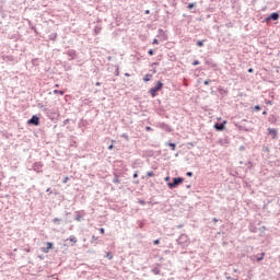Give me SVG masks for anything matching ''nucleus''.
Returning <instances> with one entry per match:
<instances>
[{
	"mask_svg": "<svg viewBox=\"0 0 280 280\" xmlns=\"http://www.w3.org/2000/svg\"><path fill=\"white\" fill-rule=\"evenodd\" d=\"M178 246H182V248H187L191 244V241L189 240V236L187 234H182L177 240H176Z\"/></svg>",
	"mask_w": 280,
	"mask_h": 280,
	"instance_id": "nucleus-1",
	"label": "nucleus"
},
{
	"mask_svg": "<svg viewBox=\"0 0 280 280\" xmlns=\"http://www.w3.org/2000/svg\"><path fill=\"white\" fill-rule=\"evenodd\" d=\"M161 89H163V82L158 81L156 85L149 91L151 97H156V93H159Z\"/></svg>",
	"mask_w": 280,
	"mask_h": 280,
	"instance_id": "nucleus-2",
	"label": "nucleus"
},
{
	"mask_svg": "<svg viewBox=\"0 0 280 280\" xmlns=\"http://www.w3.org/2000/svg\"><path fill=\"white\" fill-rule=\"evenodd\" d=\"M185 180L183 177H174L173 182L168 183L170 189H176L178 185H182V183Z\"/></svg>",
	"mask_w": 280,
	"mask_h": 280,
	"instance_id": "nucleus-3",
	"label": "nucleus"
},
{
	"mask_svg": "<svg viewBox=\"0 0 280 280\" xmlns=\"http://www.w3.org/2000/svg\"><path fill=\"white\" fill-rule=\"evenodd\" d=\"M28 126H39L40 125V118L36 115L32 116V118H30L27 120Z\"/></svg>",
	"mask_w": 280,
	"mask_h": 280,
	"instance_id": "nucleus-4",
	"label": "nucleus"
},
{
	"mask_svg": "<svg viewBox=\"0 0 280 280\" xmlns=\"http://www.w3.org/2000/svg\"><path fill=\"white\" fill-rule=\"evenodd\" d=\"M66 54H67L69 60H75V58H77V56H78V55L75 54V50H74V49H70V50H68Z\"/></svg>",
	"mask_w": 280,
	"mask_h": 280,
	"instance_id": "nucleus-5",
	"label": "nucleus"
},
{
	"mask_svg": "<svg viewBox=\"0 0 280 280\" xmlns=\"http://www.w3.org/2000/svg\"><path fill=\"white\" fill-rule=\"evenodd\" d=\"M158 128H161V130H165L166 132H171V128L170 125L165 124V122H160L158 125Z\"/></svg>",
	"mask_w": 280,
	"mask_h": 280,
	"instance_id": "nucleus-6",
	"label": "nucleus"
},
{
	"mask_svg": "<svg viewBox=\"0 0 280 280\" xmlns=\"http://www.w3.org/2000/svg\"><path fill=\"white\" fill-rule=\"evenodd\" d=\"M266 21H279V14L273 12L266 19Z\"/></svg>",
	"mask_w": 280,
	"mask_h": 280,
	"instance_id": "nucleus-7",
	"label": "nucleus"
},
{
	"mask_svg": "<svg viewBox=\"0 0 280 280\" xmlns=\"http://www.w3.org/2000/svg\"><path fill=\"white\" fill-rule=\"evenodd\" d=\"M224 124H226V120H224L223 122H217V124H214V128L218 131H222V130H224Z\"/></svg>",
	"mask_w": 280,
	"mask_h": 280,
	"instance_id": "nucleus-8",
	"label": "nucleus"
},
{
	"mask_svg": "<svg viewBox=\"0 0 280 280\" xmlns=\"http://www.w3.org/2000/svg\"><path fill=\"white\" fill-rule=\"evenodd\" d=\"M40 170H43V164L40 162H36L34 164V171L35 172H40Z\"/></svg>",
	"mask_w": 280,
	"mask_h": 280,
	"instance_id": "nucleus-9",
	"label": "nucleus"
},
{
	"mask_svg": "<svg viewBox=\"0 0 280 280\" xmlns=\"http://www.w3.org/2000/svg\"><path fill=\"white\" fill-rule=\"evenodd\" d=\"M268 131H269V135H272V139H277V135H278L277 129L269 128Z\"/></svg>",
	"mask_w": 280,
	"mask_h": 280,
	"instance_id": "nucleus-10",
	"label": "nucleus"
},
{
	"mask_svg": "<svg viewBox=\"0 0 280 280\" xmlns=\"http://www.w3.org/2000/svg\"><path fill=\"white\" fill-rule=\"evenodd\" d=\"M52 247H54V243L48 242L47 247L44 249V253H48L50 250V248H52Z\"/></svg>",
	"mask_w": 280,
	"mask_h": 280,
	"instance_id": "nucleus-11",
	"label": "nucleus"
},
{
	"mask_svg": "<svg viewBox=\"0 0 280 280\" xmlns=\"http://www.w3.org/2000/svg\"><path fill=\"white\" fill-rule=\"evenodd\" d=\"M102 32V26H95L94 27V34L95 36H97V34H100Z\"/></svg>",
	"mask_w": 280,
	"mask_h": 280,
	"instance_id": "nucleus-12",
	"label": "nucleus"
},
{
	"mask_svg": "<svg viewBox=\"0 0 280 280\" xmlns=\"http://www.w3.org/2000/svg\"><path fill=\"white\" fill-rule=\"evenodd\" d=\"M150 80H152V74H145L143 77V82H150Z\"/></svg>",
	"mask_w": 280,
	"mask_h": 280,
	"instance_id": "nucleus-13",
	"label": "nucleus"
},
{
	"mask_svg": "<svg viewBox=\"0 0 280 280\" xmlns=\"http://www.w3.org/2000/svg\"><path fill=\"white\" fill-rule=\"evenodd\" d=\"M166 145H168L173 151L176 150V143L174 142H167Z\"/></svg>",
	"mask_w": 280,
	"mask_h": 280,
	"instance_id": "nucleus-14",
	"label": "nucleus"
},
{
	"mask_svg": "<svg viewBox=\"0 0 280 280\" xmlns=\"http://www.w3.org/2000/svg\"><path fill=\"white\" fill-rule=\"evenodd\" d=\"M55 95H65V91L62 90H54Z\"/></svg>",
	"mask_w": 280,
	"mask_h": 280,
	"instance_id": "nucleus-15",
	"label": "nucleus"
},
{
	"mask_svg": "<svg viewBox=\"0 0 280 280\" xmlns=\"http://www.w3.org/2000/svg\"><path fill=\"white\" fill-rule=\"evenodd\" d=\"M238 127V130H245V132H248V128H246L245 125H236Z\"/></svg>",
	"mask_w": 280,
	"mask_h": 280,
	"instance_id": "nucleus-16",
	"label": "nucleus"
},
{
	"mask_svg": "<svg viewBox=\"0 0 280 280\" xmlns=\"http://www.w3.org/2000/svg\"><path fill=\"white\" fill-rule=\"evenodd\" d=\"M151 272H153V275H161V269L160 268H153L151 270Z\"/></svg>",
	"mask_w": 280,
	"mask_h": 280,
	"instance_id": "nucleus-17",
	"label": "nucleus"
},
{
	"mask_svg": "<svg viewBox=\"0 0 280 280\" xmlns=\"http://www.w3.org/2000/svg\"><path fill=\"white\" fill-rule=\"evenodd\" d=\"M54 224H57V225H60V222H62V219H59V218H55L52 220Z\"/></svg>",
	"mask_w": 280,
	"mask_h": 280,
	"instance_id": "nucleus-18",
	"label": "nucleus"
},
{
	"mask_svg": "<svg viewBox=\"0 0 280 280\" xmlns=\"http://www.w3.org/2000/svg\"><path fill=\"white\" fill-rule=\"evenodd\" d=\"M264 257H266V253H261L259 257H257V261H264Z\"/></svg>",
	"mask_w": 280,
	"mask_h": 280,
	"instance_id": "nucleus-19",
	"label": "nucleus"
},
{
	"mask_svg": "<svg viewBox=\"0 0 280 280\" xmlns=\"http://www.w3.org/2000/svg\"><path fill=\"white\" fill-rule=\"evenodd\" d=\"M120 137L127 141H130V137H128V133H122Z\"/></svg>",
	"mask_w": 280,
	"mask_h": 280,
	"instance_id": "nucleus-20",
	"label": "nucleus"
},
{
	"mask_svg": "<svg viewBox=\"0 0 280 280\" xmlns=\"http://www.w3.org/2000/svg\"><path fill=\"white\" fill-rule=\"evenodd\" d=\"M187 8H188L189 10H192V8H196V2L189 3V4L187 5Z\"/></svg>",
	"mask_w": 280,
	"mask_h": 280,
	"instance_id": "nucleus-21",
	"label": "nucleus"
},
{
	"mask_svg": "<svg viewBox=\"0 0 280 280\" xmlns=\"http://www.w3.org/2000/svg\"><path fill=\"white\" fill-rule=\"evenodd\" d=\"M205 46V42L203 40H198L197 42V47H203Z\"/></svg>",
	"mask_w": 280,
	"mask_h": 280,
	"instance_id": "nucleus-22",
	"label": "nucleus"
},
{
	"mask_svg": "<svg viewBox=\"0 0 280 280\" xmlns=\"http://www.w3.org/2000/svg\"><path fill=\"white\" fill-rule=\"evenodd\" d=\"M74 220H77V222H82V215L80 214H77Z\"/></svg>",
	"mask_w": 280,
	"mask_h": 280,
	"instance_id": "nucleus-23",
	"label": "nucleus"
},
{
	"mask_svg": "<svg viewBox=\"0 0 280 280\" xmlns=\"http://www.w3.org/2000/svg\"><path fill=\"white\" fill-rule=\"evenodd\" d=\"M70 242H73V244H77L78 243V238H75V236H70Z\"/></svg>",
	"mask_w": 280,
	"mask_h": 280,
	"instance_id": "nucleus-24",
	"label": "nucleus"
},
{
	"mask_svg": "<svg viewBox=\"0 0 280 280\" xmlns=\"http://www.w3.org/2000/svg\"><path fill=\"white\" fill-rule=\"evenodd\" d=\"M147 176L149 178H152V176H154V172H152V171L147 172Z\"/></svg>",
	"mask_w": 280,
	"mask_h": 280,
	"instance_id": "nucleus-25",
	"label": "nucleus"
},
{
	"mask_svg": "<svg viewBox=\"0 0 280 280\" xmlns=\"http://www.w3.org/2000/svg\"><path fill=\"white\" fill-rule=\"evenodd\" d=\"M198 65H200V61H198V60L192 61V67H198Z\"/></svg>",
	"mask_w": 280,
	"mask_h": 280,
	"instance_id": "nucleus-26",
	"label": "nucleus"
},
{
	"mask_svg": "<svg viewBox=\"0 0 280 280\" xmlns=\"http://www.w3.org/2000/svg\"><path fill=\"white\" fill-rule=\"evenodd\" d=\"M57 36H58V34H56V33H55V34H51V35H50V39L54 40Z\"/></svg>",
	"mask_w": 280,
	"mask_h": 280,
	"instance_id": "nucleus-27",
	"label": "nucleus"
},
{
	"mask_svg": "<svg viewBox=\"0 0 280 280\" xmlns=\"http://www.w3.org/2000/svg\"><path fill=\"white\" fill-rule=\"evenodd\" d=\"M203 84L206 85V86H208V84H211V80H206L205 82H203Z\"/></svg>",
	"mask_w": 280,
	"mask_h": 280,
	"instance_id": "nucleus-28",
	"label": "nucleus"
},
{
	"mask_svg": "<svg viewBox=\"0 0 280 280\" xmlns=\"http://www.w3.org/2000/svg\"><path fill=\"white\" fill-rule=\"evenodd\" d=\"M106 257H107V259H113V254L107 253V254H106Z\"/></svg>",
	"mask_w": 280,
	"mask_h": 280,
	"instance_id": "nucleus-29",
	"label": "nucleus"
},
{
	"mask_svg": "<svg viewBox=\"0 0 280 280\" xmlns=\"http://www.w3.org/2000/svg\"><path fill=\"white\" fill-rule=\"evenodd\" d=\"M148 54H149V56H154V50H153V49H150V50L148 51Z\"/></svg>",
	"mask_w": 280,
	"mask_h": 280,
	"instance_id": "nucleus-30",
	"label": "nucleus"
},
{
	"mask_svg": "<svg viewBox=\"0 0 280 280\" xmlns=\"http://www.w3.org/2000/svg\"><path fill=\"white\" fill-rule=\"evenodd\" d=\"M69 121H71L69 118H67L66 120H63V125L62 126H67V124H69Z\"/></svg>",
	"mask_w": 280,
	"mask_h": 280,
	"instance_id": "nucleus-31",
	"label": "nucleus"
},
{
	"mask_svg": "<svg viewBox=\"0 0 280 280\" xmlns=\"http://www.w3.org/2000/svg\"><path fill=\"white\" fill-rule=\"evenodd\" d=\"M153 244H155V245H159V244H161V240H155V241H153Z\"/></svg>",
	"mask_w": 280,
	"mask_h": 280,
	"instance_id": "nucleus-32",
	"label": "nucleus"
},
{
	"mask_svg": "<svg viewBox=\"0 0 280 280\" xmlns=\"http://www.w3.org/2000/svg\"><path fill=\"white\" fill-rule=\"evenodd\" d=\"M254 110H261V107H260L259 105H256V106L254 107Z\"/></svg>",
	"mask_w": 280,
	"mask_h": 280,
	"instance_id": "nucleus-33",
	"label": "nucleus"
},
{
	"mask_svg": "<svg viewBox=\"0 0 280 280\" xmlns=\"http://www.w3.org/2000/svg\"><path fill=\"white\" fill-rule=\"evenodd\" d=\"M186 176L191 177V176H194V173H192V172H187V173H186Z\"/></svg>",
	"mask_w": 280,
	"mask_h": 280,
	"instance_id": "nucleus-34",
	"label": "nucleus"
},
{
	"mask_svg": "<svg viewBox=\"0 0 280 280\" xmlns=\"http://www.w3.org/2000/svg\"><path fill=\"white\" fill-rule=\"evenodd\" d=\"M138 202H139V205H145V200H143V199H140Z\"/></svg>",
	"mask_w": 280,
	"mask_h": 280,
	"instance_id": "nucleus-35",
	"label": "nucleus"
},
{
	"mask_svg": "<svg viewBox=\"0 0 280 280\" xmlns=\"http://www.w3.org/2000/svg\"><path fill=\"white\" fill-rule=\"evenodd\" d=\"M93 242H97V236H95V235L92 236V243Z\"/></svg>",
	"mask_w": 280,
	"mask_h": 280,
	"instance_id": "nucleus-36",
	"label": "nucleus"
},
{
	"mask_svg": "<svg viewBox=\"0 0 280 280\" xmlns=\"http://www.w3.org/2000/svg\"><path fill=\"white\" fill-rule=\"evenodd\" d=\"M113 183H115V184L119 183V178H117V177L114 178V179H113Z\"/></svg>",
	"mask_w": 280,
	"mask_h": 280,
	"instance_id": "nucleus-37",
	"label": "nucleus"
},
{
	"mask_svg": "<svg viewBox=\"0 0 280 280\" xmlns=\"http://www.w3.org/2000/svg\"><path fill=\"white\" fill-rule=\"evenodd\" d=\"M153 45H159V39H153Z\"/></svg>",
	"mask_w": 280,
	"mask_h": 280,
	"instance_id": "nucleus-38",
	"label": "nucleus"
},
{
	"mask_svg": "<svg viewBox=\"0 0 280 280\" xmlns=\"http://www.w3.org/2000/svg\"><path fill=\"white\" fill-rule=\"evenodd\" d=\"M133 178H139V173H135Z\"/></svg>",
	"mask_w": 280,
	"mask_h": 280,
	"instance_id": "nucleus-39",
	"label": "nucleus"
},
{
	"mask_svg": "<svg viewBox=\"0 0 280 280\" xmlns=\"http://www.w3.org/2000/svg\"><path fill=\"white\" fill-rule=\"evenodd\" d=\"M247 71H248V73H253L254 69L249 68Z\"/></svg>",
	"mask_w": 280,
	"mask_h": 280,
	"instance_id": "nucleus-40",
	"label": "nucleus"
},
{
	"mask_svg": "<svg viewBox=\"0 0 280 280\" xmlns=\"http://www.w3.org/2000/svg\"><path fill=\"white\" fill-rule=\"evenodd\" d=\"M95 86H102V83L101 82H96Z\"/></svg>",
	"mask_w": 280,
	"mask_h": 280,
	"instance_id": "nucleus-41",
	"label": "nucleus"
},
{
	"mask_svg": "<svg viewBox=\"0 0 280 280\" xmlns=\"http://www.w3.org/2000/svg\"><path fill=\"white\" fill-rule=\"evenodd\" d=\"M114 145L113 144H109L108 145V150H113Z\"/></svg>",
	"mask_w": 280,
	"mask_h": 280,
	"instance_id": "nucleus-42",
	"label": "nucleus"
},
{
	"mask_svg": "<svg viewBox=\"0 0 280 280\" xmlns=\"http://www.w3.org/2000/svg\"><path fill=\"white\" fill-rule=\"evenodd\" d=\"M46 191H47L48 194H51V188H47Z\"/></svg>",
	"mask_w": 280,
	"mask_h": 280,
	"instance_id": "nucleus-43",
	"label": "nucleus"
},
{
	"mask_svg": "<svg viewBox=\"0 0 280 280\" xmlns=\"http://www.w3.org/2000/svg\"><path fill=\"white\" fill-rule=\"evenodd\" d=\"M100 233L104 234V228L100 229Z\"/></svg>",
	"mask_w": 280,
	"mask_h": 280,
	"instance_id": "nucleus-44",
	"label": "nucleus"
},
{
	"mask_svg": "<svg viewBox=\"0 0 280 280\" xmlns=\"http://www.w3.org/2000/svg\"><path fill=\"white\" fill-rule=\"evenodd\" d=\"M126 78H130V73L126 72L125 73Z\"/></svg>",
	"mask_w": 280,
	"mask_h": 280,
	"instance_id": "nucleus-45",
	"label": "nucleus"
},
{
	"mask_svg": "<svg viewBox=\"0 0 280 280\" xmlns=\"http://www.w3.org/2000/svg\"><path fill=\"white\" fill-rule=\"evenodd\" d=\"M145 130L150 131L152 130V127H145Z\"/></svg>",
	"mask_w": 280,
	"mask_h": 280,
	"instance_id": "nucleus-46",
	"label": "nucleus"
},
{
	"mask_svg": "<svg viewBox=\"0 0 280 280\" xmlns=\"http://www.w3.org/2000/svg\"><path fill=\"white\" fill-rule=\"evenodd\" d=\"M184 224L177 225V229H183Z\"/></svg>",
	"mask_w": 280,
	"mask_h": 280,
	"instance_id": "nucleus-47",
	"label": "nucleus"
},
{
	"mask_svg": "<svg viewBox=\"0 0 280 280\" xmlns=\"http://www.w3.org/2000/svg\"><path fill=\"white\" fill-rule=\"evenodd\" d=\"M144 14H150V10H145V11H144Z\"/></svg>",
	"mask_w": 280,
	"mask_h": 280,
	"instance_id": "nucleus-48",
	"label": "nucleus"
},
{
	"mask_svg": "<svg viewBox=\"0 0 280 280\" xmlns=\"http://www.w3.org/2000/svg\"><path fill=\"white\" fill-rule=\"evenodd\" d=\"M69 180V177H65L63 183H67Z\"/></svg>",
	"mask_w": 280,
	"mask_h": 280,
	"instance_id": "nucleus-49",
	"label": "nucleus"
},
{
	"mask_svg": "<svg viewBox=\"0 0 280 280\" xmlns=\"http://www.w3.org/2000/svg\"><path fill=\"white\" fill-rule=\"evenodd\" d=\"M262 115H268V112L264 110V112H262Z\"/></svg>",
	"mask_w": 280,
	"mask_h": 280,
	"instance_id": "nucleus-50",
	"label": "nucleus"
},
{
	"mask_svg": "<svg viewBox=\"0 0 280 280\" xmlns=\"http://www.w3.org/2000/svg\"><path fill=\"white\" fill-rule=\"evenodd\" d=\"M133 183H135V185H139V180H135Z\"/></svg>",
	"mask_w": 280,
	"mask_h": 280,
	"instance_id": "nucleus-51",
	"label": "nucleus"
},
{
	"mask_svg": "<svg viewBox=\"0 0 280 280\" xmlns=\"http://www.w3.org/2000/svg\"><path fill=\"white\" fill-rule=\"evenodd\" d=\"M31 30H34V32H36V27H34V26H33V27H31Z\"/></svg>",
	"mask_w": 280,
	"mask_h": 280,
	"instance_id": "nucleus-52",
	"label": "nucleus"
},
{
	"mask_svg": "<svg viewBox=\"0 0 280 280\" xmlns=\"http://www.w3.org/2000/svg\"><path fill=\"white\" fill-rule=\"evenodd\" d=\"M213 222H218V220L215 218H213Z\"/></svg>",
	"mask_w": 280,
	"mask_h": 280,
	"instance_id": "nucleus-53",
	"label": "nucleus"
},
{
	"mask_svg": "<svg viewBox=\"0 0 280 280\" xmlns=\"http://www.w3.org/2000/svg\"><path fill=\"white\" fill-rule=\"evenodd\" d=\"M245 121H246V119H243V120H242V124H244Z\"/></svg>",
	"mask_w": 280,
	"mask_h": 280,
	"instance_id": "nucleus-54",
	"label": "nucleus"
},
{
	"mask_svg": "<svg viewBox=\"0 0 280 280\" xmlns=\"http://www.w3.org/2000/svg\"><path fill=\"white\" fill-rule=\"evenodd\" d=\"M165 180H170V177H165Z\"/></svg>",
	"mask_w": 280,
	"mask_h": 280,
	"instance_id": "nucleus-55",
	"label": "nucleus"
},
{
	"mask_svg": "<svg viewBox=\"0 0 280 280\" xmlns=\"http://www.w3.org/2000/svg\"><path fill=\"white\" fill-rule=\"evenodd\" d=\"M190 187H191V185H188V186H187V189H189Z\"/></svg>",
	"mask_w": 280,
	"mask_h": 280,
	"instance_id": "nucleus-56",
	"label": "nucleus"
},
{
	"mask_svg": "<svg viewBox=\"0 0 280 280\" xmlns=\"http://www.w3.org/2000/svg\"><path fill=\"white\" fill-rule=\"evenodd\" d=\"M112 59V57H108V60H110Z\"/></svg>",
	"mask_w": 280,
	"mask_h": 280,
	"instance_id": "nucleus-57",
	"label": "nucleus"
}]
</instances>
